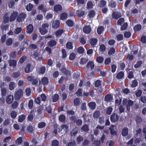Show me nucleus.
<instances>
[{
  "label": "nucleus",
  "instance_id": "1",
  "mask_svg": "<svg viewBox=\"0 0 146 146\" xmlns=\"http://www.w3.org/2000/svg\"><path fill=\"white\" fill-rule=\"evenodd\" d=\"M49 27V25L48 23L42 24L41 27L39 28V31L41 35H44L48 32Z\"/></svg>",
  "mask_w": 146,
  "mask_h": 146
},
{
  "label": "nucleus",
  "instance_id": "2",
  "mask_svg": "<svg viewBox=\"0 0 146 146\" xmlns=\"http://www.w3.org/2000/svg\"><path fill=\"white\" fill-rule=\"evenodd\" d=\"M23 92L22 89H20L16 91L14 93V98L15 100L19 101L23 97Z\"/></svg>",
  "mask_w": 146,
  "mask_h": 146
},
{
  "label": "nucleus",
  "instance_id": "3",
  "mask_svg": "<svg viewBox=\"0 0 146 146\" xmlns=\"http://www.w3.org/2000/svg\"><path fill=\"white\" fill-rule=\"evenodd\" d=\"M27 16L26 13H21L19 14L17 17L16 20L19 22L24 21Z\"/></svg>",
  "mask_w": 146,
  "mask_h": 146
},
{
  "label": "nucleus",
  "instance_id": "4",
  "mask_svg": "<svg viewBox=\"0 0 146 146\" xmlns=\"http://www.w3.org/2000/svg\"><path fill=\"white\" fill-rule=\"evenodd\" d=\"M27 79L29 81L31 82V84L33 85L36 86L38 83V79L37 78H35L34 76H29L27 77Z\"/></svg>",
  "mask_w": 146,
  "mask_h": 146
},
{
  "label": "nucleus",
  "instance_id": "5",
  "mask_svg": "<svg viewBox=\"0 0 146 146\" xmlns=\"http://www.w3.org/2000/svg\"><path fill=\"white\" fill-rule=\"evenodd\" d=\"M119 117L118 115L115 113H113L110 117L111 121L113 123H115L119 120Z\"/></svg>",
  "mask_w": 146,
  "mask_h": 146
},
{
  "label": "nucleus",
  "instance_id": "6",
  "mask_svg": "<svg viewBox=\"0 0 146 146\" xmlns=\"http://www.w3.org/2000/svg\"><path fill=\"white\" fill-rule=\"evenodd\" d=\"M18 13L17 12L13 11L9 17V21L12 22L14 21L17 18Z\"/></svg>",
  "mask_w": 146,
  "mask_h": 146
},
{
  "label": "nucleus",
  "instance_id": "7",
  "mask_svg": "<svg viewBox=\"0 0 146 146\" xmlns=\"http://www.w3.org/2000/svg\"><path fill=\"white\" fill-rule=\"evenodd\" d=\"M62 10V7L60 4H56L55 5L54 7V11L55 13H59L61 12Z\"/></svg>",
  "mask_w": 146,
  "mask_h": 146
},
{
  "label": "nucleus",
  "instance_id": "8",
  "mask_svg": "<svg viewBox=\"0 0 146 146\" xmlns=\"http://www.w3.org/2000/svg\"><path fill=\"white\" fill-rule=\"evenodd\" d=\"M60 22L59 20H54L52 24V27L54 29H56L60 26Z\"/></svg>",
  "mask_w": 146,
  "mask_h": 146
},
{
  "label": "nucleus",
  "instance_id": "9",
  "mask_svg": "<svg viewBox=\"0 0 146 146\" xmlns=\"http://www.w3.org/2000/svg\"><path fill=\"white\" fill-rule=\"evenodd\" d=\"M57 44L56 41L54 40H50L47 43L48 46L50 48L55 47Z\"/></svg>",
  "mask_w": 146,
  "mask_h": 146
},
{
  "label": "nucleus",
  "instance_id": "10",
  "mask_svg": "<svg viewBox=\"0 0 146 146\" xmlns=\"http://www.w3.org/2000/svg\"><path fill=\"white\" fill-rule=\"evenodd\" d=\"M112 18L115 20H117L121 16V15L120 12H113L111 14Z\"/></svg>",
  "mask_w": 146,
  "mask_h": 146
},
{
  "label": "nucleus",
  "instance_id": "11",
  "mask_svg": "<svg viewBox=\"0 0 146 146\" xmlns=\"http://www.w3.org/2000/svg\"><path fill=\"white\" fill-rule=\"evenodd\" d=\"M37 9L39 10H40L43 12L44 14H45L46 12L47 11V8L45 6L44 4H41L37 7Z\"/></svg>",
  "mask_w": 146,
  "mask_h": 146
},
{
  "label": "nucleus",
  "instance_id": "12",
  "mask_svg": "<svg viewBox=\"0 0 146 146\" xmlns=\"http://www.w3.org/2000/svg\"><path fill=\"white\" fill-rule=\"evenodd\" d=\"M83 32L86 34H89L91 31V28L90 27L88 26H86L83 28Z\"/></svg>",
  "mask_w": 146,
  "mask_h": 146
},
{
  "label": "nucleus",
  "instance_id": "13",
  "mask_svg": "<svg viewBox=\"0 0 146 146\" xmlns=\"http://www.w3.org/2000/svg\"><path fill=\"white\" fill-rule=\"evenodd\" d=\"M9 65L11 67L14 68H16L17 66V61L16 60H10L9 62Z\"/></svg>",
  "mask_w": 146,
  "mask_h": 146
},
{
  "label": "nucleus",
  "instance_id": "14",
  "mask_svg": "<svg viewBox=\"0 0 146 146\" xmlns=\"http://www.w3.org/2000/svg\"><path fill=\"white\" fill-rule=\"evenodd\" d=\"M98 42V40L96 38H91L90 40V43L91 46L94 47L96 45Z\"/></svg>",
  "mask_w": 146,
  "mask_h": 146
},
{
  "label": "nucleus",
  "instance_id": "15",
  "mask_svg": "<svg viewBox=\"0 0 146 146\" xmlns=\"http://www.w3.org/2000/svg\"><path fill=\"white\" fill-rule=\"evenodd\" d=\"M128 135V129L127 127H124L123 128L121 131V135L125 137Z\"/></svg>",
  "mask_w": 146,
  "mask_h": 146
},
{
  "label": "nucleus",
  "instance_id": "16",
  "mask_svg": "<svg viewBox=\"0 0 146 146\" xmlns=\"http://www.w3.org/2000/svg\"><path fill=\"white\" fill-rule=\"evenodd\" d=\"M115 126L111 125L109 128L110 133L111 135L113 136L116 135H117V133L116 131L114 130Z\"/></svg>",
  "mask_w": 146,
  "mask_h": 146
},
{
  "label": "nucleus",
  "instance_id": "17",
  "mask_svg": "<svg viewBox=\"0 0 146 146\" xmlns=\"http://www.w3.org/2000/svg\"><path fill=\"white\" fill-rule=\"evenodd\" d=\"M135 120L137 125H139L142 122V119L141 117L137 115L135 118Z\"/></svg>",
  "mask_w": 146,
  "mask_h": 146
},
{
  "label": "nucleus",
  "instance_id": "18",
  "mask_svg": "<svg viewBox=\"0 0 146 146\" xmlns=\"http://www.w3.org/2000/svg\"><path fill=\"white\" fill-rule=\"evenodd\" d=\"M34 111L33 110H32L30 112V114L28 115L27 118L29 121H32L34 118Z\"/></svg>",
  "mask_w": 146,
  "mask_h": 146
},
{
  "label": "nucleus",
  "instance_id": "19",
  "mask_svg": "<svg viewBox=\"0 0 146 146\" xmlns=\"http://www.w3.org/2000/svg\"><path fill=\"white\" fill-rule=\"evenodd\" d=\"M94 65L92 62L89 61L87 64L86 68L87 69H92L94 68Z\"/></svg>",
  "mask_w": 146,
  "mask_h": 146
},
{
  "label": "nucleus",
  "instance_id": "20",
  "mask_svg": "<svg viewBox=\"0 0 146 146\" xmlns=\"http://www.w3.org/2000/svg\"><path fill=\"white\" fill-rule=\"evenodd\" d=\"M13 100V97L12 95H10L7 96L6 98V102L8 104H11Z\"/></svg>",
  "mask_w": 146,
  "mask_h": 146
},
{
  "label": "nucleus",
  "instance_id": "21",
  "mask_svg": "<svg viewBox=\"0 0 146 146\" xmlns=\"http://www.w3.org/2000/svg\"><path fill=\"white\" fill-rule=\"evenodd\" d=\"M133 104V102L132 100L129 99L128 100V102L126 105V108L127 110L129 111L130 110V106H131Z\"/></svg>",
  "mask_w": 146,
  "mask_h": 146
},
{
  "label": "nucleus",
  "instance_id": "22",
  "mask_svg": "<svg viewBox=\"0 0 146 146\" xmlns=\"http://www.w3.org/2000/svg\"><path fill=\"white\" fill-rule=\"evenodd\" d=\"M76 14L79 17H81L84 15L85 12L81 9H79L76 11Z\"/></svg>",
  "mask_w": 146,
  "mask_h": 146
},
{
  "label": "nucleus",
  "instance_id": "23",
  "mask_svg": "<svg viewBox=\"0 0 146 146\" xmlns=\"http://www.w3.org/2000/svg\"><path fill=\"white\" fill-rule=\"evenodd\" d=\"M78 128L76 127L72 130L70 132V135L72 136H75L78 133Z\"/></svg>",
  "mask_w": 146,
  "mask_h": 146
},
{
  "label": "nucleus",
  "instance_id": "24",
  "mask_svg": "<svg viewBox=\"0 0 146 146\" xmlns=\"http://www.w3.org/2000/svg\"><path fill=\"white\" fill-rule=\"evenodd\" d=\"M33 31V26L32 24L29 25L27 27L26 32L30 34Z\"/></svg>",
  "mask_w": 146,
  "mask_h": 146
},
{
  "label": "nucleus",
  "instance_id": "25",
  "mask_svg": "<svg viewBox=\"0 0 146 146\" xmlns=\"http://www.w3.org/2000/svg\"><path fill=\"white\" fill-rule=\"evenodd\" d=\"M84 131L85 132H88L89 131V126L87 124H84L83 125L81 128V131Z\"/></svg>",
  "mask_w": 146,
  "mask_h": 146
},
{
  "label": "nucleus",
  "instance_id": "26",
  "mask_svg": "<svg viewBox=\"0 0 146 146\" xmlns=\"http://www.w3.org/2000/svg\"><path fill=\"white\" fill-rule=\"evenodd\" d=\"M116 3L115 1L113 0H111L110 2L109 3L108 6V7L111 8V9L114 8L116 6Z\"/></svg>",
  "mask_w": 146,
  "mask_h": 146
},
{
  "label": "nucleus",
  "instance_id": "27",
  "mask_svg": "<svg viewBox=\"0 0 146 146\" xmlns=\"http://www.w3.org/2000/svg\"><path fill=\"white\" fill-rule=\"evenodd\" d=\"M88 105L92 110H94L96 108V104L95 102H91L89 103L88 104Z\"/></svg>",
  "mask_w": 146,
  "mask_h": 146
},
{
  "label": "nucleus",
  "instance_id": "28",
  "mask_svg": "<svg viewBox=\"0 0 146 146\" xmlns=\"http://www.w3.org/2000/svg\"><path fill=\"white\" fill-rule=\"evenodd\" d=\"M106 1L104 0H101L99 2L98 5L100 7H103L106 5Z\"/></svg>",
  "mask_w": 146,
  "mask_h": 146
},
{
  "label": "nucleus",
  "instance_id": "29",
  "mask_svg": "<svg viewBox=\"0 0 146 146\" xmlns=\"http://www.w3.org/2000/svg\"><path fill=\"white\" fill-rule=\"evenodd\" d=\"M42 84L44 86L47 85L48 83V80L47 77H44L41 79Z\"/></svg>",
  "mask_w": 146,
  "mask_h": 146
},
{
  "label": "nucleus",
  "instance_id": "30",
  "mask_svg": "<svg viewBox=\"0 0 146 146\" xmlns=\"http://www.w3.org/2000/svg\"><path fill=\"white\" fill-rule=\"evenodd\" d=\"M113 99V97L110 94H108L106 95L104 98V101L107 102L110 101Z\"/></svg>",
  "mask_w": 146,
  "mask_h": 146
},
{
  "label": "nucleus",
  "instance_id": "31",
  "mask_svg": "<svg viewBox=\"0 0 146 146\" xmlns=\"http://www.w3.org/2000/svg\"><path fill=\"white\" fill-rule=\"evenodd\" d=\"M34 7L33 5L31 3H29L26 7L25 8L27 11H30L32 10Z\"/></svg>",
  "mask_w": 146,
  "mask_h": 146
},
{
  "label": "nucleus",
  "instance_id": "32",
  "mask_svg": "<svg viewBox=\"0 0 146 146\" xmlns=\"http://www.w3.org/2000/svg\"><path fill=\"white\" fill-rule=\"evenodd\" d=\"M62 129H64V131L65 133H66L69 130V126L66 124L62 125L60 126Z\"/></svg>",
  "mask_w": 146,
  "mask_h": 146
},
{
  "label": "nucleus",
  "instance_id": "33",
  "mask_svg": "<svg viewBox=\"0 0 146 146\" xmlns=\"http://www.w3.org/2000/svg\"><path fill=\"white\" fill-rule=\"evenodd\" d=\"M141 29V26L140 24H137L134 26L133 30L135 32H138L140 31Z\"/></svg>",
  "mask_w": 146,
  "mask_h": 146
},
{
  "label": "nucleus",
  "instance_id": "34",
  "mask_svg": "<svg viewBox=\"0 0 146 146\" xmlns=\"http://www.w3.org/2000/svg\"><path fill=\"white\" fill-rule=\"evenodd\" d=\"M80 98H77L74 99L73 102L74 105L75 106H78L80 102Z\"/></svg>",
  "mask_w": 146,
  "mask_h": 146
},
{
  "label": "nucleus",
  "instance_id": "35",
  "mask_svg": "<svg viewBox=\"0 0 146 146\" xmlns=\"http://www.w3.org/2000/svg\"><path fill=\"white\" fill-rule=\"evenodd\" d=\"M95 12L94 10L90 11L88 15V17L90 18H93L95 16Z\"/></svg>",
  "mask_w": 146,
  "mask_h": 146
},
{
  "label": "nucleus",
  "instance_id": "36",
  "mask_svg": "<svg viewBox=\"0 0 146 146\" xmlns=\"http://www.w3.org/2000/svg\"><path fill=\"white\" fill-rule=\"evenodd\" d=\"M100 112L99 111H95L93 113V117L94 118H98L100 115Z\"/></svg>",
  "mask_w": 146,
  "mask_h": 146
},
{
  "label": "nucleus",
  "instance_id": "37",
  "mask_svg": "<svg viewBox=\"0 0 146 146\" xmlns=\"http://www.w3.org/2000/svg\"><path fill=\"white\" fill-rule=\"evenodd\" d=\"M138 82L136 79H134L133 80L130 86L132 88H133L136 87L138 86Z\"/></svg>",
  "mask_w": 146,
  "mask_h": 146
},
{
  "label": "nucleus",
  "instance_id": "38",
  "mask_svg": "<svg viewBox=\"0 0 146 146\" xmlns=\"http://www.w3.org/2000/svg\"><path fill=\"white\" fill-rule=\"evenodd\" d=\"M86 9H92L94 6V5L91 1H88L87 4Z\"/></svg>",
  "mask_w": 146,
  "mask_h": 146
},
{
  "label": "nucleus",
  "instance_id": "39",
  "mask_svg": "<svg viewBox=\"0 0 146 146\" xmlns=\"http://www.w3.org/2000/svg\"><path fill=\"white\" fill-rule=\"evenodd\" d=\"M66 116L63 115H60L58 119L60 121L64 123L66 120Z\"/></svg>",
  "mask_w": 146,
  "mask_h": 146
},
{
  "label": "nucleus",
  "instance_id": "40",
  "mask_svg": "<svg viewBox=\"0 0 146 146\" xmlns=\"http://www.w3.org/2000/svg\"><path fill=\"white\" fill-rule=\"evenodd\" d=\"M59 99V95L57 94H54L52 98V102H55L58 101Z\"/></svg>",
  "mask_w": 146,
  "mask_h": 146
},
{
  "label": "nucleus",
  "instance_id": "41",
  "mask_svg": "<svg viewBox=\"0 0 146 146\" xmlns=\"http://www.w3.org/2000/svg\"><path fill=\"white\" fill-rule=\"evenodd\" d=\"M68 14L65 12L62 13L60 15V19L61 20H64L67 17Z\"/></svg>",
  "mask_w": 146,
  "mask_h": 146
},
{
  "label": "nucleus",
  "instance_id": "42",
  "mask_svg": "<svg viewBox=\"0 0 146 146\" xmlns=\"http://www.w3.org/2000/svg\"><path fill=\"white\" fill-rule=\"evenodd\" d=\"M67 25L69 27H72L74 25L73 22L70 19H68L66 22Z\"/></svg>",
  "mask_w": 146,
  "mask_h": 146
},
{
  "label": "nucleus",
  "instance_id": "43",
  "mask_svg": "<svg viewBox=\"0 0 146 146\" xmlns=\"http://www.w3.org/2000/svg\"><path fill=\"white\" fill-rule=\"evenodd\" d=\"M31 65L30 64H28L25 68V72L26 73H29L31 72Z\"/></svg>",
  "mask_w": 146,
  "mask_h": 146
},
{
  "label": "nucleus",
  "instance_id": "44",
  "mask_svg": "<svg viewBox=\"0 0 146 146\" xmlns=\"http://www.w3.org/2000/svg\"><path fill=\"white\" fill-rule=\"evenodd\" d=\"M64 32V31L62 29H60L57 31L55 33V34L56 36H60Z\"/></svg>",
  "mask_w": 146,
  "mask_h": 146
},
{
  "label": "nucleus",
  "instance_id": "45",
  "mask_svg": "<svg viewBox=\"0 0 146 146\" xmlns=\"http://www.w3.org/2000/svg\"><path fill=\"white\" fill-rule=\"evenodd\" d=\"M15 87V84L14 82H11L9 85V89L11 90H13Z\"/></svg>",
  "mask_w": 146,
  "mask_h": 146
},
{
  "label": "nucleus",
  "instance_id": "46",
  "mask_svg": "<svg viewBox=\"0 0 146 146\" xmlns=\"http://www.w3.org/2000/svg\"><path fill=\"white\" fill-rule=\"evenodd\" d=\"M21 75V73L19 71L13 73L12 74V77L14 78H17L19 77Z\"/></svg>",
  "mask_w": 146,
  "mask_h": 146
},
{
  "label": "nucleus",
  "instance_id": "47",
  "mask_svg": "<svg viewBox=\"0 0 146 146\" xmlns=\"http://www.w3.org/2000/svg\"><path fill=\"white\" fill-rule=\"evenodd\" d=\"M7 15V14H5L3 17V22L5 24L8 23L9 21V17Z\"/></svg>",
  "mask_w": 146,
  "mask_h": 146
},
{
  "label": "nucleus",
  "instance_id": "48",
  "mask_svg": "<svg viewBox=\"0 0 146 146\" xmlns=\"http://www.w3.org/2000/svg\"><path fill=\"white\" fill-rule=\"evenodd\" d=\"M124 75V73L123 71H121L119 72L116 76V78L117 79L122 78Z\"/></svg>",
  "mask_w": 146,
  "mask_h": 146
},
{
  "label": "nucleus",
  "instance_id": "49",
  "mask_svg": "<svg viewBox=\"0 0 146 146\" xmlns=\"http://www.w3.org/2000/svg\"><path fill=\"white\" fill-rule=\"evenodd\" d=\"M113 111V108L111 107L107 108L106 110V113L108 115H110Z\"/></svg>",
  "mask_w": 146,
  "mask_h": 146
},
{
  "label": "nucleus",
  "instance_id": "50",
  "mask_svg": "<svg viewBox=\"0 0 146 146\" xmlns=\"http://www.w3.org/2000/svg\"><path fill=\"white\" fill-rule=\"evenodd\" d=\"M25 118V116L24 114L20 115L19 116V118L18 121L19 122H22L23 121Z\"/></svg>",
  "mask_w": 146,
  "mask_h": 146
},
{
  "label": "nucleus",
  "instance_id": "51",
  "mask_svg": "<svg viewBox=\"0 0 146 146\" xmlns=\"http://www.w3.org/2000/svg\"><path fill=\"white\" fill-rule=\"evenodd\" d=\"M106 50V47L104 44H101L100 45L99 50L100 51L104 52Z\"/></svg>",
  "mask_w": 146,
  "mask_h": 146
},
{
  "label": "nucleus",
  "instance_id": "52",
  "mask_svg": "<svg viewBox=\"0 0 146 146\" xmlns=\"http://www.w3.org/2000/svg\"><path fill=\"white\" fill-rule=\"evenodd\" d=\"M84 140V138L83 137L80 135H79L77 138L76 141L78 144H79L81 142Z\"/></svg>",
  "mask_w": 146,
  "mask_h": 146
},
{
  "label": "nucleus",
  "instance_id": "53",
  "mask_svg": "<svg viewBox=\"0 0 146 146\" xmlns=\"http://www.w3.org/2000/svg\"><path fill=\"white\" fill-rule=\"evenodd\" d=\"M13 43V40L12 38H9L6 41V44L7 45L9 46Z\"/></svg>",
  "mask_w": 146,
  "mask_h": 146
},
{
  "label": "nucleus",
  "instance_id": "54",
  "mask_svg": "<svg viewBox=\"0 0 146 146\" xmlns=\"http://www.w3.org/2000/svg\"><path fill=\"white\" fill-rule=\"evenodd\" d=\"M17 115V112L15 111H12L10 113L11 117L13 119L15 118Z\"/></svg>",
  "mask_w": 146,
  "mask_h": 146
},
{
  "label": "nucleus",
  "instance_id": "55",
  "mask_svg": "<svg viewBox=\"0 0 146 146\" xmlns=\"http://www.w3.org/2000/svg\"><path fill=\"white\" fill-rule=\"evenodd\" d=\"M33 105V101L32 100H29L28 103V106L29 108L30 109H32Z\"/></svg>",
  "mask_w": 146,
  "mask_h": 146
},
{
  "label": "nucleus",
  "instance_id": "56",
  "mask_svg": "<svg viewBox=\"0 0 146 146\" xmlns=\"http://www.w3.org/2000/svg\"><path fill=\"white\" fill-rule=\"evenodd\" d=\"M62 71L64 72V74L66 76H69L70 74V72L67 70L65 68H63L61 69Z\"/></svg>",
  "mask_w": 146,
  "mask_h": 146
},
{
  "label": "nucleus",
  "instance_id": "57",
  "mask_svg": "<svg viewBox=\"0 0 146 146\" xmlns=\"http://www.w3.org/2000/svg\"><path fill=\"white\" fill-rule=\"evenodd\" d=\"M66 47L68 49H72L73 47L72 43L71 42H67L66 44Z\"/></svg>",
  "mask_w": 146,
  "mask_h": 146
},
{
  "label": "nucleus",
  "instance_id": "58",
  "mask_svg": "<svg viewBox=\"0 0 146 146\" xmlns=\"http://www.w3.org/2000/svg\"><path fill=\"white\" fill-rule=\"evenodd\" d=\"M88 59L86 58H82L80 60V63L81 64H84L88 62Z\"/></svg>",
  "mask_w": 146,
  "mask_h": 146
},
{
  "label": "nucleus",
  "instance_id": "59",
  "mask_svg": "<svg viewBox=\"0 0 146 146\" xmlns=\"http://www.w3.org/2000/svg\"><path fill=\"white\" fill-rule=\"evenodd\" d=\"M1 91L2 96L3 97L5 96L6 95L7 92V90L6 88H5L3 87L2 88Z\"/></svg>",
  "mask_w": 146,
  "mask_h": 146
},
{
  "label": "nucleus",
  "instance_id": "60",
  "mask_svg": "<svg viewBox=\"0 0 146 146\" xmlns=\"http://www.w3.org/2000/svg\"><path fill=\"white\" fill-rule=\"evenodd\" d=\"M104 28L103 27L101 26L98 27L97 29V33L99 35H100L104 31Z\"/></svg>",
  "mask_w": 146,
  "mask_h": 146
},
{
  "label": "nucleus",
  "instance_id": "61",
  "mask_svg": "<svg viewBox=\"0 0 146 146\" xmlns=\"http://www.w3.org/2000/svg\"><path fill=\"white\" fill-rule=\"evenodd\" d=\"M104 58L103 57L98 56L97 57L96 61L99 63H102L104 61Z\"/></svg>",
  "mask_w": 146,
  "mask_h": 146
},
{
  "label": "nucleus",
  "instance_id": "62",
  "mask_svg": "<svg viewBox=\"0 0 146 146\" xmlns=\"http://www.w3.org/2000/svg\"><path fill=\"white\" fill-rule=\"evenodd\" d=\"M127 77L129 79L133 78H134L133 72L132 71H129L127 73Z\"/></svg>",
  "mask_w": 146,
  "mask_h": 146
},
{
  "label": "nucleus",
  "instance_id": "63",
  "mask_svg": "<svg viewBox=\"0 0 146 146\" xmlns=\"http://www.w3.org/2000/svg\"><path fill=\"white\" fill-rule=\"evenodd\" d=\"M115 52V49L113 48H111L108 52V54L110 56L113 54Z\"/></svg>",
  "mask_w": 146,
  "mask_h": 146
},
{
  "label": "nucleus",
  "instance_id": "64",
  "mask_svg": "<svg viewBox=\"0 0 146 146\" xmlns=\"http://www.w3.org/2000/svg\"><path fill=\"white\" fill-rule=\"evenodd\" d=\"M59 142L57 140H54L52 141V146H58Z\"/></svg>",
  "mask_w": 146,
  "mask_h": 146
}]
</instances>
